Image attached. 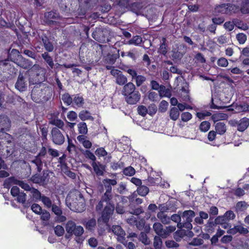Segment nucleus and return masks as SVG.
I'll use <instances>...</instances> for the list:
<instances>
[{
  "instance_id": "a211bd4d",
  "label": "nucleus",
  "mask_w": 249,
  "mask_h": 249,
  "mask_svg": "<svg viewBox=\"0 0 249 249\" xmlns=\"http://www.w3.org/2000/svg\"><path fill=\"white\" fill-rule=\"evenodd\" d=\"M8 59L15 63H17L18 61L22 58V56L20 54L18 50L13 49L8 53Z\"/></svg>"
},
{
  "instance_id": "6ab92c4d",
  "label": "nucleus",
  "mask_w": 249,
  "mask_h": 249,
  "mask_svg": "<svg viewBox=\"0 0 249 249\" xmlns=\"http://www.w3.org/2000/svg\"><path fill=\"white\" fill-rule=\"evenodd\" d=\"M249 126V119L244 117L238 121L237 130L244 131Z\"/></svg>"
},
{
  "instance_id": "774afa93",
  "label": "nucleus",
  "mask_w": 249,
  "mask_h": 249,
  "mask_svg": "<svg viewBox=\"0 0 249 249\" xmlns=\"http://www.w3.org/2000/svg\"><path fill=\"white\" fill-rule=\"evenodd\" d=\"M204 243V241L201 238H195L192 241L189 243L190 245H193L195 246H197L202 245Z\"/></svg>"
},
{
  "instance_id": "37998d69",
  "label": "nucleus",
  "mask_w": 249,
  "mask_h": 249,
  "mask_svg": "<svg viewBox=\"0 0 249 249\" xmlns=\"http://www.w3.org/2000/svg\"><path fill=\"white\" fill-rule=\"evenodd\" d=\"M159 92L160 96H162V94L168 97H170L171 96L170 90L169 89H166V87L163 85H161L160 89Z\"/></svg>"
},
{
  "instance_id": "20e7f679",
  "label": "nucleus",
  "mask_w": 249,
  "mask_h": 249,
  "mask_svg": "<svg viewBox=\"0 0 249 249\" xmlns=\"http://www.w3.org/2000/svg\"><path fill=\"white\" fill-rule=\"evenodd\" d=\"M59 18V13L56 10H52L44 13V21L48 25H55L56 20Z\"/></svg>"
},
{
  "instance_id": "c85d7f7f",
  "label": "nucleus",
  "mask_w": 249,
  "mask_h": 249,
  "mask_svg": "<svg viewBox=\"0 0 249 249\" xmlns=\"http://www.w3.org/2000/svg\"><path fill=\"white\" fill-rule=\"evenodd\" d=\"M79 117L82 121L91 120L93 121L94 118L90 115V113L87 110H82L79 113Z\"/></svg>"
},
{
  "instance_id": "de8ad7c7",
  "label": "nucleus",
  "mask_w": 249,
  "mask_h": 249,
  "mask_svg": "<svg viewBox=\"0 0 249 249\" xmlns=\"http://www.w3.org/2000/svg\"><path fill=\"white\" fill-rule=\"evenodd\" d=\"M123 173L125 176H132L135 174V170L133 167L129 166L124 169Z\"/></svg>"
},
{
  "instance_id": "3c124183",
  "label": "nucleus",
  "mask_w": 249,
  "mask_h": 249,
  "mask_svg": "<svg viewBox=\"0 0 249 249\" xmlns=\"http://www.w3.org/2000/svg\"><path fill=\"white\" fill-rule=\"evenodd\" d=\"M168 106V103L165 101L162 100L160 104L159 107V111L161 113L165 112L167 110Z\"/></svg>"
},
{
  "instance_id": "052dcab7",
  "label": "nucleus",
  "mask_w": 249,
  "mask_h": 249,
  "mask_svg": "<svg viewBox=\"0 0 249 249\" xmlns=\"http://www.w3.org/2000/svg\"><path fill=\"white\" fill-rule=\"evenodd\" d=\"M74 103L79 107H82L84 104V100L83 97L78 95L76 96L73 100Z\"/></svg>"
},
{
  "instance_id": "412c9836",
  "label": "nucleus",
  "mask_w": 249,
  "mask_h": 249,
  "mask_svg": "<svg viewBox=\"0 0 249 249\" xmlns=\"http://www.w3.org/2000/svg\"><path fill=\"white\" fill-rule=\"evenodd\" d=\"M16 197L17 201L18 203H22L24 207H28L30 206L28 203H26V194L23 191H21Z\"/></svg>"
},
{
  "instance_id": "f03ea898",
  "label": "nucleus",
  "mask_w": 249,
  "mask_h": 249,
  "mask_svg": "<svg viewBox=\"0 0 249 249\" xmlns=\"http://www.w3.org/2000/svg\"><path fill=\"white\" fill-rule=\"evenodd\" d=\"M49 180V175L48 171H43L41 174H36L32 176L31 180L35 183L44 186L46 185Z\"/></svg>"
},
{
  "instance_id": "f8f14e48",
  "label": "nucleus",
  "mask_w": 249,
  "mask_h": 249,
  "mask_svg": "<svg viewBox=\"0 0 249 249\" xmlns=\"http://www.w3.org/2000/svg\"><path fill=\"white\" fill-rule=\"evenodd\" d=\"M53 142L57 144H62V134L58 128H53L52 130Z\"/></svg>"
},
{
  "instance_id": "4468645a",
  "label": "nucleus",
  "mask_w": 249,
  "mask_h": 249,
  "mask_svg": "<svg viewBox=\"0 0 249 249\" xmlns=\"http://www.w3.org/2000/svg\"><path fill=\"white\" fill-rule=\"evenodd\" d=\"M112 231L114 234L118 236V240L121 241L124 240V236L125 235V232L124 231L122 228L119 225H113L111 228Z\"/></svg>"
},
{
  "instance_id": "9d476101",
  "label": "nucleus",
  "mask_w": 249,
  "mask_h": 249,
  "mask_svg": "<svg viewBox=\"0 0 249 249\" xmlns=\"http://www.w3.org/2000/svg\"><path fill=\"white\" fill-rule=\"evenodd\" d=\"M141 96L140 93L136 91L125 96V101L129 105H135L140 101Z\"/></svg>"
},
{
  "instance_id": "7ed1b4c3",
  "label": "nucleus",
  "mask_w": 249,
  "mask_h": 249,
  "mask_svg": "<svg viewBox=\"0 0 249 249\" xmlns=\"http://www.w3.org/2000/svg\"><path fill=\"white\" fill-rule=\"evenodd\" d=\"M107 31L103 28H97L93 32L92 34V37L96 41L101 42L104 43L106 41H108L107 37Z\"/></svg>"
},
{
  "instance_id": "2f4dec72",
  "label": "nucleus",
  "mask_w": 249,
  "mask_h": 249,
  "mask_svg": "<svg viewBox=\"0 0 249 249\" xmlns=\"http://www.w3.org/2000/svg\"><path fill=\"white\" fill-rule=\"evenodd\" d=\"M240 10L244 14L249 13V0H242Z\"/></svg>"
},
{
  "instance_id": "6e6552de",
  "label": "nucleus",
  "mask_w": 249,
  "mask_h": 249,
  "mask_svg": "<svg viewBox=\"0 0 249 249\" xmlns=\"http://www.w3.org/2000/svg\"><path fill=\"white\" fill-rule=\"evenodd\" d=\"M38 36L45 50L49 52H52L53 50V46L47 35L43 31H41V33H38Z\"/></svg>"
},
{
  "instance_id": "603ef678",
  "label": "nucleus",
  "mask_w": 249,
  "mask_h": 249,
  "mask_svg": "<svg viewBox=\"0 0 249 249\" xmlns=\"http://www.w3.org/2000/svg\"><path fill=\"white\" fill-rule=\"evenodd\" d=\"M147 107L143 106H139L137 107V111L139 115L144 117L148 113Z\"/></svg>"
},
{
  "instance_id": "0eeeda50",
  "label": "nucleus",
  "mask_w": 249,
  "mask_h": 249,
  "mask_svg": "<svg viewBox=\"0 0 249 249\" xmlns=\"http://www.w3.org/2000/svg\"><path fill=\"white\" fill-rule=\"evenodd\" d=\"M11 126V121L6 115H0V132L6 133L9 131Z\"/></svg>"
},
{
  "instance_id": "dca6fc26",
  "label": "nucleus",
  "mask_w": 249,
  "mask_h": 249,
  "mask_svg": "<svg viewBox=\"0 0 249 249\" xmlns=\"http://www.w3.org/2000/svg\"><path fill=\"white\" fill-rule=\"evenodd\" d=\"M83 224L87 230L90 232H93L96 227L97 221L94 218H92L88 220H84Z\"/></svg>"
},
{
  "instance_id": "ddd939ff",
  "label": "nucleus",
  "mask_w": 249,
  "mask_h": 249,
  "mask_svg": "<svg viewBox=\"0 0 249 249\" xmlns=\"http://www.w3.org/2000/svg\"><path fill=\"white\" fill-rule=\"evenodd\" d=\"M15 88L20 91H25L27 89V84L21 73H20L18 76V80L15 84Z\"/></svg>"
},
{
  "instance_id": "4d7b16f0",
  "label": "nucleus",
  "mask_w": 249,
  "mask_h": 249,
  "mask_svg": "<svg viewBox=\"0 0 249 249\" xmlns=\"http://www.w3.org/2000/svg\"><path fill=\"white\" fill-rule=\"evenodd\" d=\"M236 38L238 42L241 44H244L247 40V36L243 33H239L236 35Z\"/></svg>"
},
{
  "instance_id": "09e8293b",
  "label": "nucleus",
  "mask_w": 249,
  "mask_h": 249,
  "mask_svg": "<svg viewBox=\"0 0 249 249\" xmlns=\"http://www.w3.org/2000/svg\"><path fill=\"white\" fill-rule=\"evenodd\" d=\"M223 215L224 216L227 222L230 220L234 219L235 217V214L231 210L227 211Z\"/></svg>"
},
{
  "instance_id": "f257e3e1",
  "label": "nucleus",
  "mask_w": 249,
  "mask_h": 249,
  "mask_svg": "<svg viewBox=\"0 0 249 249\" xmlns=\"http://www.w3.org/2000/svg\"><path fill=\"white\" fill-rule=\"evenodd\" d=\"M66 205L72 211L82 213L86 209L85 199L79 192L70 193L65 201Z\"/></svg>"
},
{
  "instance_id": "ea45409f",
  "label": "nucleus",
  "mask_w": 249,
  "mask_h": 249,
  "mask_svg": "<svg viewBox=\"0 0 249 249\" xmlns=\"http://www.w3.org/2000/svg\"><path fill=\"white\" fill-rule=\"evenodd\" d=\"M139 239L145 245H149L150 243V240L148 238L146 234L144 232H141L139 236Z\"/></svg>"
},
{
  "instance_id": "a18cd8bd",
  "label": "nucleus",
  "mask_w": 249,
  "mask_h": 249,
  "mask_svg": "<svg viewBox=\"0 0 249 249\" xmlns=\"http://www.w3.org/2000/svg\"><path fill=\"white\" fill-rule=\"evenodd\" d=\"M79 133L81 134H86L88 132L87 124L84 122H81L78 124Z\"/></svg>"
},
{
  "instance_id": "a19ab883",
  "label": "nucleus",
  "mask_w": 249,
  "mask_h": 249,
  "mask_svg": "<svg viewBox=\"0 0 249 249\" xmlns=\"http://www.w3.org/2000/svg\"><path fill=\"white\" fill-rule=\"evenodd\" d=\"M127 81L126 77L122 74H120L116 77V82L119 85H124Z\"/></svg>"
},
{
  "instance_id": "69168bd1",
  "label": "nucleus",
  "mask_w": 249,
  "mask_h": 249,
  "mask_svg": "<svg viewBox=\"0 0 249 249\" xmlns=\"http://www.w3.org/2000/svg\"><path fill=\"white\" fill-rule=\"evenodd\" d=\"M217 64L218 66L221 67H226L228 65L227 59L224 57H221L218 59Z\"/></svg>"
},
{
  "instance_id": "72a5a7b5",
  "label": "nucleus",
  "mask_w": 249,
  "mask_h": 249,
  "mask_svg": "<svg viewBox=\"0 0 249 249\" xmlns=\"http://www.w3.org/2000/svg\"><path fill=\"white\" fill-rule=\"evenodd\" d=\"M213 218L210 216L209 220L205 225L206 228L208 232L212 231L213 230V228L217 225V224L215 223V220L214 219L213 221Z\"/></svg>"
},
{
  "instance_id": "a878e982",
  "label": "nucleus",
  "mask_w": 249,
  "mask_h": 249,
  "mask_svg": "<svg viewBox=\"0 0 249 249\" xmlns=\"http://www.w3.org/2000/svg\"><path fill=\"white\" fill-rule=\"evenodd\" d=\"M169 116L171 120H177L179 116L178 109L176 107H172L169 111Z\"/></svg>"
},
{
  "instance_id": "4be33fe9",
  "label": "nucleus",
  "mask_w": 249,
  "mask_h": 249,
  "mask_svg": "<svg viewBox=\"0 0 249 249\" xmlns=\"http://www.w3.org/2000/svg\"><path fill=\"white\" fill-rule=\"evenodd\" d=\"M17 64H18V65L20 67L24 69H30L32 66V63L30 61H29L28 59H26L23 58V57L18 61V62Z\"/></svg>"
},
{
  "instance_id": "2eb2a0df",
  "label": "nucleus",
  "mask_w": 249,
  "mask_h": 249,
  "mask_svg": "<svg viewBox=\"0 0 249 249\" xmlns=\"http://www.w3.org/2000/svg\"><path fill=\"white\" fill-rule=\"evenodd\" d=\"M103 187L104 186L106 192L105 193H112L111 186H115L117 184V181L115 179H104L102 181Z\"/></svg>"
},
{
  "instance_id": "5fc2aeb1",
  "label": "nucleus",
  "mask_w": 249,
  "mask_h": 249,
  "mask_svg": "<svg viewBox=\"0 0 249 249\" xmlns=\"http://www.w3.org/2000/svg\"><path fill=\"white\" fill-rule=\"evenodd\" d=\"M236 109L240 112H245L249 111V105L247 103H244L243 104L237 105Z\"/></svg>"
},
{
  "instance_id": "0e129e2a",
  "label": "nucleus",
  "mask_w": 249,
  "mask_h": 249,
  "mask_svg": "<svg viewBox=\"0 0 249 249\" xmlns=\"http://www.w3.org/2000/svg\"><path fill=\"white\" fill-rule=\"evenodd\" d=\"M31 209L35 213L37 214H40L42 211L41 207L36 203H34L31 206Z\"/></svg>"
},
{
  "instance_id": "473e14b6",
  "label": "nucleus",
  "mask_w": 249,
  "mask_h": 249,
  "mask_svg": "<svg viewBox=\"0 0 249 249\" xmlns=\"http://www.w3.org/2000/svg\"><path fill=\"white\" fill-rule=\"evenodd\" d=\"M215 130L218 134L222 135L226 131V127L224 123L219 122L215 125Z\"/></svg>"
},
{
  "instance_id": "b1692460",
  "label": "nucleus",
  "mask_w": 249,
  "mask_h": 249,
  "mask_svg": "<svg viewBox=\"0 0 249 249\" xmlns=\"http://www.w3.org/2000/svg\"><path fill=\"white\" fill-rule=\"evenodd\" d=\"M119 57V53H115V54H108L107 55L105 58V61L106 63L108 64L109 65H113L114 64L117 59Z\"/></svg>"
},
{
  "instance_id": "79ce46f5",
  "label": "nucleus",
  "mask_w": 249,
  "mask_h": 249,
  "mask_svg": "<svg viewBox=\"0 0 249 249\" xmlns=\"http://www.w3.org/2000/svg\"><path fill=\"white\" fill-rule=\"evenodd\" d=\"M17 179L14 177H10L5 180L3 183V187L4 188L9 189L12 183H15Z\"/></svg>"
},
{
  "instance_id": "bb28decb",
  "label": "nucleus",
  "mask_w": 249,
  "mask_h": 249,
  "mask_svg": "<svg viewBox=\"0 0 249 249\" xmlns=\"http://www.w3.org/2000/svg\"><path fill=\"white\" fill-rule=\"evenodd\" d=\"M153 229L155 232L159 235L163 237L164 229H163V226L159 222L155 223L153 225Z\"/></svg>"
},
{
  "instance_id": "f3484780",
  "label": "nucleus",
  "mask_w": 249,
  "mask_h": 249,
  "mask_svg": "<svg viewBox=\"0 0 249 249\" xmlns=\"http://www.w3.org/2000/svg\"><path fill=\"white\" fill-rule=\"evenodd\" d=\"M135 89L136 87L135 85L132 82H129L124 85L122 91V94L125 96L133 92L136 91Z\"/></svg>"
},
{
  "instance_id": "58836bf2",
  "label": "nucleus",
  "mask_w": 249,
  "mask_h": 249,
  "mask_svg": "<svg viewBox=\"0 0 249 249\" xmlns=\"http://www.w3.org/2000/svg\"><path fill=\"white\" fill-rule=\"evenodd\" d=\"M76 226L75 223L72 221H69L66 225V230L68 233H72L75 227Z\"/></svg>"
},
{
  "instance_id": "4c0bfd02",
  "label": "nucleus",
  "mask_w": 249,
  "mask_h": 249,
  "mask_svg": "<svg viewBox=\"0 0 249 249\" xmlns=\"http://www.w3.org/2000/svg\"><path fill=\"white\" fill-rule=\"evenodd\" d=\"M142 41V39L141 36H133L132 38L128 41L127 43L128 44H134L135 45H139L140 44H141Z\"/></svg>"
},
{
  "instance_id": "bf43d9fd",
  "label": "nucleus",
  "mask_w": 249,
  "mask_h": 249,
  "mask_svg": "<svg viewBox=\"0 0 249 249\" xmlns=\"http://www.w3.org/2000/svg\"><path fill=\"white\" fill-rule=\"evenodd\" d=\"M136 85L137 87L141 86L146 80V78L142 75H139L135 77Z\"/></svg>"
},
{
  "instance_id": "e2e57ef3",
  "label": "nucleus",
  "mask_w": 249,
  "mask_h": 249,
  "mask_svg": "<svg viewBox=\"0 0 249 249\" xmlns=\"http://www.w3.org/2000/svg\"><path fill=\"white\" fill-rule=\"evenodd\" d=\"M32 162L37 166L38 170L40 171L41 169V167L42 165V162L40 159V156H38L37 155L35 159L32 161Z\"/></svg>"
},
{
  "instance_id": "6e6d98bb",
  "label": "nucleus",
  "mask_w": 249,
  "mask_h": 249,
  "mask_svg": "<svg viewBox=\"0 0 249 249\" xmlns=\"http://www.w3.org/2000/svg\"><path fill=\"white\" fill-rule=\"evenodd\" d=\"M176 230V227L169 226L166 227V229L164 230L163 232V238H166L171 233L174 231Z\"/></svg>"
},
{
  "instance_id": "cd10ccee",
  "label": "nucleus",
  "mask_w": 249,
  "mask_h": 249,
  "mask_svg": "<svg viewBox=\"0 0 249 249\" xmlns=\"http://www.w3.org/2000/svg\"><path fill=\"white\" fill-rule=\"evenodd\" d=\"M162 43L160 45L158 52L165 56L168 52V45L166 43V39L165 37H162Z\"/></svg>"
},
{
  "instance_id": "13d9d810",
  "label": "nucleus",
  "mask_w": 249,
  "mask_h": 249,
  "mask_svg": "<svg viewBox=\"0 0 249 249\" xmlns=\"http://www.w3.org/2000/svg\"><path fill=\"white\" fill-rule=\"evenodd\" d=\"M226 4H223L216 6L215 10L218 13L221 14H227V9L226 8Z\"/></svg>"
},
{
  "instance_id": "e433bc0d",
  "label": "nucleus",
  "mask_w": 249,
  "mask_h": 249,
  "mask_svg": "<svg viewBox=\"0 0 249 249\" xmlns=\"http://www.w3.org/2000/svg\"><path fill=\"white\" fill-rule=\"evenodd\" d=\"M162 241L160 236H155L154 238L153 247L155 249H161Z\"/></svg>"
},
{
  "instance_id": "f704fd0d",
  "label": "nucleus",
  "mask_w": 249,
  "mask_h": 249,
  "mask_svg": "<svg viewBox=\"0 0 249 249\" xmlns=\"http://www.w3.org/2000/svg\"><path fill=\"white\" fill-rule=\"evenodd\" d=\"M137 191L139 195L145 196L148 194L149 190L147 186L141 185L138 187Z\"/></svg>"
},
{
  "instance_id": "aec40b11",
  "label": "nucleus",
  "mask_w": 249,
  "mask_h": 249,
  "mask_svg": "<svg viewBox=\"0 0 249 249\" xmlns=\"http://www.w3.org/2000/svg\"><path fill=\"white\" fill-rule=\"evenodd\" d=\"M171 53L173 60H180L184 54L179 51V47L178 45H176V47L173 48Z\"/></svg>"
},
{
  "instance_id": "338daca9",
  "label": "nucleus",
  "mask_w": 249,
  "mask_h": 249,
  "mask_svg": "<svg viewBox=\"0 0 249 249\" xmlns=\"http://www.w3.org/2000/svg\"><path fill=\"white\" fill-rule=\"evenodd\" d=\"M142 7V3L139 2H134L131 4V8L132 11L137 13L138 11L141 10Z\"/></svg>"
},
{
  "instance_id": "39448f33",
  "label": "nucleus",
  "mask_w": 249,
  "mask_h": 249,
  "mask_svg": "<svg viewBox=\"0 0 249 249\" xmlns=\"http://www.w3.org/2000/svg\"><path fill=\"white\" fill-rule=\"evenodd\" d=\"M195 216V213L192 210H188L184 211L181 214V220L186 223V229L191 230L192 229L193 218Z\"/></svg>"
},
{
  "instance_id": "8fccbe9b",
  "label": "nucleus",
  "mask_w": 249,
  "mask_h": 249,
  "mask_svg": "<svg viewBox=\"0 0 249 249\" xmlns=\"http://www.w3.org/2000/svg\"><path fill=\"white\" fill-rule=\"evenodd\" d=\"M210 123L208 121L202 122L200 125L199 129L202 132H207L210 128Z\"/></svg>"
},
{
  "instance_id": "49530a36",
  "label": "nucleus",
  "mask_w": 249,
  "mask_h": 249,
  "mask_svg": "<svg viewBox=\"0 0 249 249\" xmlns=\"http://www.w3.org/2000/svg\"><path fill=\"white\" fill-rule=\"evenodd\" d=\"M50 123L56 125L59 128L62 129V121L60 119H58L57 117H55L54 118L52 117Z\"/></svg>"
},
{
  "instance_id": "5701e85b",
  "label": "nucleus",
  "mask_w": 249,
  "mask_h": 249,
  "mask_svg": "<svg viewBox=\"0 0 249 249\" xmlns=\"http://www.w3.org/2000/svg\"><path fill=\"white\" fill-rule=\"evenodd\" d=\"M93 170L97 176H102L104 174L103 166L99 162H93L92 163Z\"/></svg>"
},
{
  "instance_id": "423d86ee",
  "label": "nucleus",
  "mask_w": 249,
  "mask_h": 249,
  "mask_svg": "<svg viewBox=\"0 0 249 249\" xmlns=\"http://www.w3.org/2000/svg\"><path fill=\"white\" fill-rule=\"evenodd\" d=\"M113 195L110 193H105L101 196L100 201L96 206L97 211H101L103 206V203H106V205L114 204L112 202Z\"/></svg>"
},
{
  "instance_id": "864d4df0",
  "label": "nucleus",
  "mask_w": 249,
  "mask_h": 249,
  "mask_svg": "<svg viewBox=\"0 0 249 249\" xmlns=\"http://www.w3.org/2000/svg\"><path fill=\"white\" fill-rule=\"evenodd\" d=\"M147 109H148L147 113L151 116H153L157 111V107L155 104H151L148 106Z\"/></svg>"
},
{
  "instance_id": "c9c22d12",
  "label": "nucleus",
  "mask_w": 249,
  "mask_h": 249,
  "mask_svg": "<svg viewBox=\"0 0 249 249\" xmlns=\"http://www.w3.org/2000/svg\"><path fill=\"white\" fill-rule=\"evenodd\" d=\"M42 57L48 64V65L51 67V68H53V58L51 56H50L48 53L45 52L44 53H42Z\"/></svg>"
},
{
  "instance_id": "c03bdc74",
  "label": "nucleus",
  "mask_w": 249,
  "mask_h": 249,
  "mask_svg": "<svg viewBox=\"0 0 249 249\" xmlns=\"http://www.w3.org/2000/svg\"><path fill=\"white\" fill-rule=\"evenodd\" d=\"M15 184L18 185L21 188H22L25 191H31L32 189L30 185L28 183L24 182L23 181L18 180L17 179L16 182H15Z\"/></svg>"
},
{
  "instance_id": "7c9ffc66",
  "label": "nucleus",
  "mask_w": 249,
  "mask_h": 249,
  "mask_svg": "<svg viewBox=\"0 0 249 249\" xmlns=\"http://www.w3.org/2000/svg\"><path fill=\"white\" fill-rule=\"evenodd\" d=\"M157 217L163 224H169L171 221L170 218L163 213H157Z\"/></svg>"
},
{
  "instance_id": "1a4fd4ad",
  "label": "nucleus",
  "mask_w": 249,
  "mask_h": 249,
  "mask_svg": "<svg viewBox=\"0 0 249 249\" xmlns=\"http://www.w3.org/2000/svg\"><path fill=\"white\" fill-rule=\"evenodd\" d=\"M115 209L114 204L106 205L102 211L101 216L99 218L108 221Z\"/></svg>"
},
{
  "instance_id": "c756f323",
  "label": "nucleus",
  "mask_w": 249,
  "mask_h": 249,
  "mask_svg": "<svg viewBox=\"0 0 249 249\" xmlns=\"http://www.w3.org/2000/svg\"><path fill=\"white\" fill-rule=\"evenodd\" d=\"M249 205L245 201H240L236 203L235 206V211L238 212H242L245 211Z\"/></svg>"
},
{
  "instance_id": "680f3d73",
  "label": "nucleus",
  "mask_w": 249,
  "mask_h": 249,
  "mask_svg": "<svg viewBox=\"0 0 249 249\" xmlns=\"http://www.w3.org/2000/svg\"><path fill=\"white\" fill-rule=\"evenodd\" d=\"M83 232L84 229L82 226H76L72 233L75 236H80L83 234Z\"/></svg>"
},
{
  "instance_id": "9b49d317",
  "label": "nucleus",
  "mask_w": 249,
  "mask_h": 249,
  "mask_svg": "<svg viewBox=\"0 0 249 249\" xmlns=\"http://www.w3.org/2000/svg\"><path fill=\"white\" fill-rule=\"evenodd\" d=\"M108 222L102 220L100 218L97 220V232L99 236L104 235L108 227Z\"/></svg>"
},
{
  "instance_id": "393cba45",
  "label": "nucleus",
  "mask_w": 249,
  "mask_h": 249,
  "mask_svg": "<svg viewBox=\"0 0 249 249\" xmlns=\"http://www.w3.org/2000/svg\"><path fill=\"white\" fill-rule=\"evenodd\" d=\"M232 22L234 26L239 29L243 30H247L249 29V27L246 23H244L242 21L237 18L233 19Z\"/></svg>"
}]
</instances>
